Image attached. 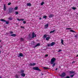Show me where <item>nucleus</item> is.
Masks as SVG:
<instances>
[{"label": "nucleus", "mask_w": 78, "mask_h": 78, "mask_svg": "<svg viewBox=\"0 0 78 78\" xmlns=\"http://www.w3.org/2000/svg\"><path fill=\"white\" fill-rule=\"evenodd\" d=\"M48 47H49V46H50V44H48Z\"/></svg>", "instance_id": "nucleus-43"}, {"label": "nucleus", "mask_w": 78, "mask_h": 78, "mask_svg": "<svg viewBox=\"0 0 78 78\" xmlns=\"http://www.w3.org/2000/svg\"><path fill=\"white\" fill-rule=\"evenodd\" d=\"M1 47H0V48H1Z\"/></svg>", "instance_id": "nucleus-55"}, {"label": "nucleus", "mask_w": 78, "mask_h": 78, "mask_svg": "<svg viewBox=\"0 0 78 78\" xmlns=\"http://www.w3.org/2000/svg\"><path fill=\"white\" fill-rule=\"evenodd\" d=\"M11 36H12L13 37H15V36H16V34H12L11 35Z\"/></svg>", "instance_id": "nucleus-14"}, {"label": "nucleus", "mask_w": 78, "mask_h": 78, "mask_svg": "<svg viewBox=\"0 0 78 78\" xmlns=\"http://www.w3.org/2000/svg\"><path fill=\"white\" fill-rule=\"evenodd\" d=\"M21 75L22 76L24 77V76H25V74L24 73H22L21 74Z\"/></svg>", "instance_id": "nucleus-10"}, {"label": "nucleus", "mask_w": 78, "mask_h": 78, "mask_svg": "<svg viewBox=\"0 0 78 78\" xmlns=\"http://www.w3.org/2000/svg\"><path fill=\"white\" fill-rule=\"evenodd\" d=\"M11 2H9V3H8V5H9H9H11Z\"/></svg>", "instance_id": "nucleus-31"}, {"label": "nucleus", "mask_w": 78, "mask_h": 78, "mask_svg": "<svg viewBox=\"0 0 78 78\" xmlns=\"http://www.w3.org/2000/svg\"><path fill=\"white\" fill-rule=\"evenodd\" d=\"M45 27H48V24H47L46 25H45Z\"/></svg>", "instance_id": "nucleus-32"}, {"label": "nucleus", "mask_w": 78, "mask_h": 78, "mask_svg": "<svg viewBox=\"0 0 78 78\" xmlns=\"http://www.w3.org/2000/svg\"><path fill=\"white\" fill-rule=\"evenodd\" d=\"M41 19H42V18H41L40 17V18H39V20H41Z\"/></svg>", "instance_id": "nucleus-47"}, {"label": "nucleus", "mask_w": 78, "mask_h": 78, "mask_svg": "<svg viewBox=\"0 0 78 78\" xmlns=\"http://www.w3.org/2000/svg\"><path fill=\"white\" fill-rule=\"evenodd\" d=\"M44 69V70H45V69Z\"/></svg>", "instance_id": "nucleus-54"}, {"label": "nucleus", "mask_w": 78, "mask_h": 78, "mask_svg": "<svg viewBox=\"0 0 78 78\" xmlns=\"http://www.w3.org/2000/svg\"><path fill=\"white\" fill-rule=\"evenodd\" d=\"M69 73L70 74H72V73H75V72L71 71H69Z\"/></svg>", "instance_id": "nucleus-19"}, {"label": "nucleus", "mask_w": 78, "mask_h": 78, "mask_svg": "<svg viewBox=\"0 0 78 78\" xmlns=\"http://www.w3.org/2000/svg\"><path fill=\"white\" fill-rule=\"evenodd\" d=\"M24 70H22L21 71V73H24Z\"/></svg>", "instance_id": "nucleus-28"}, {"label": "nucleus", "mask_w": 78, "mask_h": 78, "mask_svg": "<svg viewBox=\"0 0 78 78\" xmlns=\"http://www.w3.org/2000/svg\"><path fill=\"white\" fill-rule=\"evenodd\" d=\"M27 6H31V4L30 3H27Z\"/></svg>", "instance_id": "nucleus-12"}, {"label": "nucleus", "mask_w": 78, "mask_h": 78, "mask_svg": "<svg viewBox=\"0 0 78 78\" xmlns=\"http://www.w3.org/2000/svg\"><path fill=\"white\" fill-rule=\"evenodd\" d=\"M55 31V30H54L53 31H51L50 32V34H51V33H54Z\"/></svg>", "instance_id": "nucleus-18"}, {"label": "nucleus", "mask_w": 78, "mask_h": 78, "mask_svg": "<svg viewBox=\"0 0 78 78\" xmlns=\"http://www.w3.org/2000/svg\"><path fill=\"white\" fill-rule=\"evenodd\" d=\"M16 78H19V77L18 76H17V75H16Z\"/></svg>", "instance_id": "nucleus-36"}, {"label": "nucleus", "mask_w": 78, "mask_h": 78, "mask_svg": "<svg viewBox=\"0 0 78 78\" xmlns=\"http://www.w3.org/2000/svg\"><path fill=\"white\" fill-rule=\"evenodd\" d=\"M62 50H61V49H59V51H58V52H60L61 51H62Z\"/></svg>", "instance_id": "nucleus-35"}, {"label": "nucleus", "mask_w": 78, "mask_h": 78, "mask_svg": "<svg viewBox=\"0 0 78 78\" xmlns=\"http://www.w3.org/2000/svg\"><path fill=\"white\" fill-rule=\"evenodd\" d=\"M72 9H73V10H75V9H76V7H72Z\"/></svg>", "instance_id": "nucleus-22"}, {"label": "nucleus", "mask_w": 78, "mask_h": 78, "mask_svg": "<svg viewBox=\"0 0 78 78\" xmlns=\"http://www.w3.org/2000/svg\"><path fill=\"white\" fill-rule=\"evenodd\" d=\"M55 70H56H56H58V69H56Z\"/></svg>", "instance_id": "nucleus-48"}, {"label": "nucleus", "mask_w": 78, "mask_h": 78, "mask_svg": "<svg viewBox=\"0 0 78 78\" xmlns=\"http://www.w3.org/2000/svg\"><path fill=\"white\" fill-rule=\"evenodd\" d=\"M31 34H29V38H31Z\"/></svg>", "instance_id": "nucleus-33"}, {"label": "nucleus", "mask_w": 78, "mask_h": 78, "mask_svg": "<svg viewBox=\"0 0 78 78\" xmlns=\"http://www.w3.org/2000/svg\"><path fill=\"white\" fill-rule=\"evenodd\" d=\"M75 75L74 74H73V75H71L70 76V77L71 78H73V76Z\"/></svg>", "instance_id": "nucleus-26"}, {"label": "nucleus", "mask_w": 78, "mask_h": 78, "mask_svg": "<svg viewBox=\"0 0 78 78\" xmlns=\"http://www.w3.org/2000/svg\"><path fill=\"white\" fill-rule=\"evenodd\" d=\"M36 65V63H30V66H35Z\"/></svg>", "instance_id": "nucleus-8"}, {"label": "nucleus", "mask_w": 78, "mask_h": 78, "mask_svg": "<svg viewBox=\"0 0 78 78\" xmlns=\"http://www.w3.org/2000/svg\"><path fill=\"white\" fill-rule=\"evenodd\" d=\"M77 36H78V35L77 34V35H75L74 37H77Z\"/></svg>", "instance_id": "nucleus-42"}, {"label": "nucleus", "mask_w": 78, "mask_h": 78, "mask_svg": "<svg viewBox=\"0 0 78 78\" xmlns=\"http://www.w3.org/2000/svg\"><path fill=\"white\" fill-rule=\"evenodd\" d=\"M41 75H44V74H43V73H41Z\"/></svg>", "instance_id": "nucleus-46"}, {"label": "nucleus", "mask_w": 78, "mask_h": 78, "mask_svg": "<svg viewBox=\"0 0 78 78\" xmlns=\"http://www.w3.org/2000/svg\"><path fill=\"white\" fill-rule=\"evenodd\" d=\"M71 29H72L71 28H66V30H71Z\"/></svg>", "instance_id": "nucleus-37"}, {"label": "nucleus", "mask_w": 78, "mask_h": 78, "mask_svg": "<svg viewBox=\"0 0 78 78\" xmlns=\"http://www.w3.org/2000/svg\"><path fill=\"white\" fill-rule=\"evenodd\" d=\"M4 10L5 11H6V6L5 4L4 5V7H3Z\"/></svg>", "instance_id": "nucleus-6"}, {"label": "nucleus", "mask_w": 78, "mask_h": 78, "mask_svg": "<svg viewBox=\"0 0 78 78\" xmlns=\"http://www.w3.org/2000/svg\"><path fill=\"white\" fill-rule=\"evenodd\" d=\"M23 23L24 24H25V23H27V22L25 21H23Z\"/></svg>", "instance_id": "nucleus-38"}, {"label": "nucleus", "mask_w": 78, "mask_h": 78, "mask_svg": "<svg viewBox=\"0 0 78 78\" xmlns=\"http://www.w3.org/2000/svg\"><path fill=\"white\" fill-rule=\"evenodd\" d=\"M2 78V76H0V78Z\"/></svg>", "instance_id": "nucleus-52"}, {"label": "nucleus", "mask_w": 78, "mask_h": 78, "mask_svg": "<svg viewBox=\"0 0 78 78\" xmlns=\"http://www.w3.org/2000/svg\"><path fill=\"white\" fill-rule=\"evenodd\" d=\"M54 16V15L52 14H51L50 15H49V18H51L53 17Z\"/></svg>", "instance_id": "nucleus-11"}, {"label": "nucleus", "mask_w": 78, "mask_h": 78, "mask_svg": "<svg viewBox=\"0 0 78 78\" xmlns=\"http://www.w3.org/2000/svg\"><path fill=\"white\" fill-rule=\"evenodd\" d=\"M0 21H2V22H5V23L7 24V25H8V24H9V21H6L4 19H1L0 20Z\"/></svg>", "instance_id": "nucleus-2"}, {"label": "nucleus", "mask_w": 78, "mask_h": 78, "mask_svg": "<svg viewBox=\"0 0 78 78\" xmlns=\"http://www.w3.org/2000/svg\"><path fill=\"white\" fill-rule=\"evenodd\" d=\"M44 69H48V68H47V67H44Z\"/></svg>", "instance_id": "nucleus-45"}, {"label": "nucleus", "mask_w": 78, "mask_h": 78, "mask_svg": "<svg viewBox=\"0 0 78 78\" xmlns=\"http://www.w3.org/2000/svg\"><path fill=\"white\" fill-rule=\"evenodd\" d=\"M37 46H40V43H37L36 45L34 47V48H36V47H37Z\"/></svg>", "instance_id": "nucleus-7"}, {"label": "nucleus", "mask_w": 78, "mask_h": 78, "mask_svg": "<svg viewBox=\"0 0 78 78\" xmlns=\"http://www.w3.org/2000/svg\"><path fill=\"white\" fill-rule=\"evenodd\" d=\"M21 28H23V29H25V27H23L22 26H21Z\"/></svg>", "instance_id": "nucleus-40"}, {"label": "nucleus", "mask_w": 78, "mask_h": 78, "mask_svg": "<svg viewBox=\"0 0 78 78\" xmlns=\"http://www.w3.org/2000/svg\"><path fill=\"white\" fill-rule=\"evenodd\" d=\"M55 42H52L50 44V46H53V45H55Z\"/></svg>", "instance_id": "nucleus-9"}, {"label": "nucleus", "mask_w": 78, "mask_h": 78, "mask_svg": "<svg viewBox=\"0 0 78 78\" xmlns=\"http://www.w3.org/2000/svg\"><path fill=\"white\" fill-rule=\"evenodd\" d=\"M17 20H19V21H21V20H22V21H23V20H24V19H17Z\"/></svg>", "instance_id": "nucleus-16"}, {"label": "nucleus", "mask_w": 78, "mask_h": 78, "mask_svg": "<svg viewBox=\"0 0 78 78\" xmlns=\"http://www.w3.org/2000/svg\"><path fill=\"white\" fill-rule=\"evenodd\" d=\"M13 9H14L13 8H10V9L9 10V12H12V10H13Z\"/></svg>", "instance_id": "nucleus-5"}, {"label": "nucleus", "mask_w": 78, "mask_h": 78, "mask_svg": "<svg viewBox=\"0 0 78 78\" xmlns=\"http://www.w3.org/2000/svg\"><path fill=\"white\" fill-rule=\"evenodd\" d=\"M34 70H37L38 71H41V69H33Z\"/></svg>", "instance_id": "nucleus-13"}, {"label": "nucleus", "mask_w": 78, "mask_h": 78, "mask_svg": "<svg viewBox=\"0 0 78 78\" xmlns=\"http://www.w3.org/2000/svg\"><path fill=\"white\" fill-rule=\"evenodd\" d=\"M43 17L44 18V19H46V18L47 17V16H44Z\"/></svg>", "instance_id": "nucleus-29"}, {"label": "nucleus", "mask_w": 78, "mask_h": 78, "mask_svg": "<svg viewBox=\"0 0 78 78\" xmlns=\"http://www.w3.org/2000/svg\"><path fill=\"white\" fill-rule=\"evenodd\" d=\"M2 42V41L0 40V42Z\"/></svg>", "instance_id": "nucleus-53"}, {"label": "nucleus", "mask_w": 78, "mask_h": 78, "mask_svg": "<svg viewBox=\"0 0 78 78\" xmlns=\"http://www.w3.org/2000/svg\"><path fill=\"white\" fill-rule=\"evenodd\" d=\"M1 53H2V51H1L0 50V55L1 54Z\"/></svg>", "instance_id": "nucleus-50"}, {"label": "nucleus", "mask_w": 78, "mask_h": 78, "mask_svg": "<svg viewBox=\"0 0 78 78\" xmlns=\"http://www.w3.org/2000/svg\"><path fill=\"white\" fill-rule=\"evenodd\" d=\"M47 36V34H45L43 36L44 39H45V38H46Z\"/></svg>", "instance_id": "nucleus-17"}, {"label": "nucleus", "mask_w": 78, "mask_h": 78, "mask_svg": "<svg viewBox=\"0 0 78 78\" xmlns=\"http://www.w3.org/2000/svg\"><path fill=\"white\" fill-rule=\"evenodd\" d=\"M56 60V58L55 57H53L51 59V64H52V67H54L56 64V63H55V61Z\"/></svg>", "instance_id": "nucleus-1"}, {"label": "nucleus", "mask_w": 78, "mask_h": 78, "mask_svg": "<svg viewBox=\"0 0 78 78\" xmlns=\"http://www.w3.org/2000/svg\"><path fill=\"white\" fill-rule=\"evenodd\" d=\"M49 39H50V37H47L46 38V41H48Z\"/></svg>", "instance_id": "nucleus-21"}, {"label": "nucleus", "mask_w": 78, "mask_h": 78, "mask_svg": "<svg viewBox=\"0 0 78 78\" xmlns=\"http://www.w3.org/2000/svg\"><path fill=\"white\" fill-rule=\"evenodd\" d=\"M48 56V55H45V57H47Z\"/></svg>", "instance_id": "nucleus-44"}, {"label": "nucleus", "mask_w": 78, "mask_h": 78, "mask_svg": "<svg viewBox=\"0 0 78 78\" xmlns=\"http://www.w3.org/2000/svg\"><path fill=\"white\" fill-rule=\"evenodd\" d=\"M32 38L33 39L34 38V37H36V35H35V33L34 32H33L32 33Z\"/></svg>", "instance_id": "nucleus-4"}, {"label": "nucleus", "mask_w": 78, "mask_h": 78, "mask_svg": "<svg viewBox=\"0 0 78 78\" xmlns=\"http://www.w3.org/2000/svg\"><path fill=\"white\" fill-rule=\"evenodd\" d=\"M10 34H13V32H12V31H10Z\"/></svg>", "instance_id": "nucleus-39"}, {"label": "nucleus", "mask_w": 78, "mask_h": 78, "mask_svg": "<svg viewBox=\"0 0 78 78\" xmlns=\"http://www.w3.org/2000/svg\"><path fill=\"white\" fill-rule=\"evenodd\" d=\"M78 57V54L76 56V57Z\"/></svg>", "instance_id": "nucleus-51"}, {"label": "nucleus", "mask_w": 78, "mask_h": 78, "mask_svg": "<svg viewBox=\"0 0 78 78\" xmlns=\"http://www.w3.org/2000/svg\"><path fill=\"white\" fill-rule=\"evenodd\" d=\"M9 20H12V18H11V17H9Z\"/></svg>", "instance_id": "nucleus-41"}, {"label": "nucleus", "mask_w": 78, "mask_h": 78, "mask_svg": "<svg viewBox=\"0 0 78 78\" xmlns=\"http://www.w3.org/2000/svg\"><path fill=\"white\" fill-rule=\"evenodd\" d=\"M61 44H62V45H64V40H61Z\"/></svg>", "instance_id": "nucleus-20"}, {"label": "nucleus", "mask_w": 78, "mask_h": 78, "mask_svg": "<svg viewBox=\"0 0 78 78\" xmlns=\"http://www.w3.org/2000/svg\"><path fill=\"white\" fill-rule=\"evenodd\" d=\"M70 31L72 33H75V31L73 30H70Z\"/></svg>", "instance_id": "nucleus-23"}, {"label": "nucleus", "mask_w": 78, "mask_h": 78, "mask_svg": "<svg viewBox=\"0 0 78 78\" xmlns=\"http://www.w3.org/2000/svg\"><path fill=\"white\" fill-rule=\"evenodd\" d=\"M59 75L61 76V78H63L66 75V73L63 72L61 74H59Z\"/></svg>", "instance_id": "nucleus-3"}, {"label": "nucleus", "mask_w": 78, "mask_h": 78, "mask_svg": "<svg viewBox=\"0 0 78 78\" xmlns=\"http://www.w3.org/2000/svg\"><path fill=\"white\" fill-rule=\"evenodd\" d=\"M18 8V7H16L15 8H14V9H15V10H17V9Z\"/></svg>", "instance_id": "nucleus-30"}, {"label": "nucleus", "mask_w": 78, "mask_h": 78, "mask_svg": "<svg viewBox=\"0 0 78 78\" xmlns=\"http://www.w3.org/2000/svg\"><path fill=\"white\" fill-rule=\"evenodd\" d=\"M15 15H17V14H19V12H15Z\"/></svg>", "instance_id": "nucleus-24"}, {"label": "nucleus", "mask_w": 78, "mask_h": 78, "mask_svg": "<svg viewBox=\"0 0 78 78\" xmlns=\"http://www.w3.org/2000/svg\"><path fill=\"white\" fill-rule=\"evenodd\" d=\"M44 2H42L41 3V5H44Z\"/></svg>", "instance_id": "nucleus-27"}, {"label": "nucleus", "mask_w": 78, "mask_h": 78, "mask_svg": "<svg viewBox=\"0 0 78 78\" xmlns=\"http://www.w3.org/2000/svg\"><path fill=\"white\" fill-rule=\"evenodd\" d=\"M33 69H39V67H34L33 68Z\"/></svg>", "instance_id": "nucleus-34"}, {"label": "nucleus", "mask_w": 78, "mask_h": 78, "mask_svg": "<svg viewBox=\"0 0 78 78\" xmlns=\"http://www.w3.org/2000/svg\"><path fill=\"white\" fill-rule=\"evenodd\" d=\"M75 61H73V62H72V64H73V63H74V62H75Z\"/></svg>", "instance_id": "nucleus-49"}, {"label": "nucleus", "mask_w": 78, "mask_h": 78, "mask_svg": "<svg viewBox=\"0 0 78 78\" xmlns=\"http://www.w3.org/2000/svg\"><path fill=\"white\" fill-rule=\"evenodd\" d=\"M20 40L21 41H24V39L23 38H21Z\"/></svg>", "instance_id": "nucleus-25"}, {"label": "nucleus", "mask_w": 78, "mask_h": 78, "mask_svg": "<svg viewBox=\"0 0 78 78\" xmlns=\"http://www.w3.org/2000/svg\"><path fill=\"white\" fill-rule=\"evenodd\" d=\"M20 56H23V54L22 53H20L19 55L18 56V57H20Z\"/></svg>", "instance_id": "nucleus-15"}]
</instances>
